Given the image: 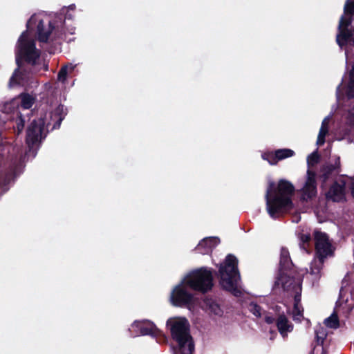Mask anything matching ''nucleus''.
<instances>
[{
    "instance_id": "obj_1",
    "label": "nucleus",
    "mask_w": 354,
    "mask_h": 354,
    "mask_svg": "<svg viewBox=\"0 0 354 354\" xmlns=\"http://www.w3.org/2000/svg\"><path fill=\"white\" fill-rule=\"evenodd\" d=\"M75 5L63 8L59 14H55L53 17L44 12L32 15L26 24L27 29L36 27L38 40L46 43L57 39H63L67 34L73 35L75 28L71 26L66 27V20H71L73 15L71 13L75 10Z\"/></svg>"
},
{
    "instance_id": "obj_2",
    "label": "nucleus",
    "mask_w": 354,
    "mask_h": 354,
    "mask_svg": "<svg viewBox=\"0 0 354 354\" xmlns=\"http://www.w3.org/2000/svg\"><path fill=\"white\" fill-rule=\"evenodd\" d=\"M212 286L213 276L211 271L205 268L193 270L174 288L170 301L175 306L190 308L195 299L192 290L205 293L210 290Z\"/></svg>"
},
{
    "instance_id": "obj_3",
    "label": "nucleus",
    "mask_w": 354,
    "mask_h": 354,
    "mask_svg": "<svg viewBox=\"0 0 354 354\" xmlns=\"http://www.w3.org/2000/svg\"><path fill=\"white\" fill-rule=\"evenodd\" d=\"M16 63L18 68L20 67L21 59H24L28 63L35 66L39 59L40 50L35 47V41L29 37L28 30L24 31L19 37L15 50ZM30 73H21L19 68H17L10 79L9 87L19 85L26 86L28 84Z\"/></svg>"
},
{
    "instance_id": "obj_4",
    "label": "nucleus",
    "mask_w": 354,
    "mask_h": 354,
    "mask_svg": "<svg viewBox=\"0 0 354 354\" xmlns=\"http://www.w3.org/2000/svg\"><path fill=\"white\" fill-rule=\"evenodd\" d=\"M64 106L59 105L54 111L40 113V117L33 120L27 129L26 143L29 151L34 150L35 147L46 138L48 129L52 125L51 130L59 128L64 118Z\"/></svg>"
},
{
    "instance_id": "obj_5",
    "label": "nucleus",
    "mask_w": 354,
    "mask_h": 354,
    "mask_svg": "<svg viewBox=\"0 0 354 354\" xmlns=\"http://www.w3.org/2000/svg\"><path fill=\"white\" fill-rule=\"evenodd\" d=\"M274 183L270 182L266 194V207L270 216L277 218L292 207L291 197L295 188L285 180L279 182L277 190H274Z\"/></svg>"
},
{
    "instance_id": "obj_6",
    "label": "nucleus",
    "mask_w": 354,
    "mask_h": 354,
    "mask_svg": "<svg viewBox=\"0 0 354 354\" xmlns=\"http://www.w3.org/2000/svg\"><path fill=\"white\" fill-rule=\"evenodd\" d=\"M314 239L317 259L311 262L310 271L307 273V275L313 281H317L321 277V270L324 261L334 256L335 247L329 239L327 234L318 230L314 232Z\"/></svg>"
},
{
    "instance_id": "obj_7",
    "label": "nucleus",
    "mask_w": 354,
    "mask_h": 354,
    "mask_svg": "<svg viewBox=\"0 0 354 354\" xmlns=\"http://www.w3.org/2000/svg\"><path fill=\"white\" fill-rule=\"evenodd\" d=\"M223 289L235 297H241L243 293L238 259L233 254H228L223 262Z\"/></svg>"
},
{
    "instance_id": "obj_8",
    "label": "nucleus",
    "mask_w": 354,
    "mask_h": 354,
    "mask_svg": "<svg viewBox=\"0 0 354 354\" xmlns=\"http://www.w3.org/2000/svg\"><path fill=\"white\" fill-rule=\"evenodd\" d=\"M354 0H346L344 7V14L341 17L337 42L342 48L344 45L354 46Z\"/></svg>"
},
{
    "instance_id": "obj_9",
    "label": "nucleus",
    "mask_w": 354,
    "mask_h": 354,
    "mask_svg": "<svg viewBox=\"0 0 354 354\" xmlns=\"http://www.w3.org/2000/svg\"><path fill=\"white\" fill-rule=\"evenodd\" d=\"M167 327L170 330L172 339L177 346L174 348H181L194 344L192 337L189 332V324L184 317H171L167 321Z\"/></svg>"
},
{
    "instance_id": "obj_10",
    "label": "nucleus",
    "mask_w": 354,
    "mask_h": 354,
    "mask_svg": "<svg viewBox=\"0 0 354 354\" xmlns=\"http://www.w3.org/2000/svg\"><path fill=\"white\" fill-rule=\"evenodd\" d=\"M17 149V154L12 157L3 167L0 166V196L9 189V186L22 172L21 152Z\"/></svg>"
},
{
    "instance_id": "obj_11",
    "label": "nucleus",
    "mask_w": 354,
    "mask_h": 354,
    "mask_svg": "<svg viewBox=\"0 0 354 354\" xmlns=\"http://www.w3.org/2000/svg\"><path fill=\"white\" fill-rule=\"evenodd\" d=\"M279 265L280 274L277 278L275 286H281L284 290L289 291L291 286L297 284L299 280L296 281L295 279L284 272L285 270L289 269L292 266L289 251L285 248L281 249Z\"/></svg>"
},
{
    "instance_id": "obj_12",
    "label": "nucleus",
    "mask_w": 354,
    "mask_h": 354,
    "mask_svg": "<svg viewBox=\"0 0 354 354\" xmlns=\"http://www.w3.org/2000/svg\"><path fill=\"white\" fill-rule=\"evenodd\" d=\"M346 58L347 66H351L352 68L349 72L348 82L345 84L342 83L337 88V100H339L344 95L349 99L354 97V53L352 55L348 50H346Z\"/></svg>"
},
{
    "instance_id": "obj_13",
    "label": "nucleus",
    "mask_w": 354,
    "mask_h": 354,
    "mask_svg": "<svg viewBox=\"0 0 354 354\" xmlns=\"http://www.w3.org/2000/svg\"><path fill=\"white\" fill-rule=\"evenodd\" d=\"M131 330H135L132 337L139 335H150L153 337H157L161 335V331L156 326L149 320L135 321L131 324Z\"/></svg>"
},
{
    "instance_id": "obj_14",
    "label": "nucleus",
    "mask_w": 354,
    "mask_h": 354,
    "mask_svg": "<svg viewBox=\"0 0 354 354\" xmlns=\"http://www.w3.org/2000/svg\"><path fill=\"white\" fill-rule=\"evenodd\" d=\"M301 198L307 201L316 196L317 187L315 174L310 169L307 171V178L301 189Z\"/></svg>"
},
{
    "instance_id": "obj_15",
    "label": "nucleus",
    "mask_w": 354,
    "mask_h": 354,
    "mask_svg": "<svg viewBox=\"0 0 354 354\" xmlns=\"http://www.w3.org/2000/svg\"><path fill=\"white\" fill-rule=\"evenodd\" d=\"M344 179V176L339 177L334 184L331 186L326 194V197L333 201L339 202L344 198L345 190L347 188L346 185H342L341 181Z\"/></svg>"
},
{
    "instance_id": "obj_16",
    "label": "nucleus",
    "mask_w": 354,
    "mask_h": 354,
    "mask_svg": "<svg viewBox=\"0 0 354 354\" xmlns=\"http://www.w3.org/2000/svg\"><path fill=\"white\" fill-rule=\"evenodd\" d=\"M292 290L295 292L294 307L292 312V319L297 322H301L303 319L304 309L300 304L301 301V283L300 281H297V284L291 286L289 290Z\"/></svg>"
},
{
    "instance_id": "obj_17",
    "label": "nucleus",
    "mask_w": 354,
    "mask_h": 354,
    "mask_svg": "<svg viewBox=\"0 0 354 354\" xmlns=\"http://www.w3.org/2000/svg\"><path fill=\"white\" fill-rule=\"evenodd\" d=\"M294 151L289 149H281L276 150L274 153H263L261 157L263 160H267L270 165H276L278 161L287 158L292 157Z\"/></svg>"
},
{
    "instance_id": "obj_18",
    "label": "nucleus",
    "mask_w": 354,
    "mask_h": 354,
    "mask_svg": "<svg viewBox=\"0 0 354 354\" xmlns=\"http://www.w3.org/2000/svg\"><path fill=\"white\" fill-rule=\"evenodd\" d=\"M220 243V239L217 236H209L204 238L197 246L195 250L200 254H207L213 250Z\"/></svg>"
},
{
    "instance_id": "obj_19",
    "label": "nucleus",
    "mask_w": 354,
    "mask_h": 354,
    "mask_svg": "<svg viewBox=\"0 0 354 354\" xmlns=\"http://www.w3.org/2000/svg\"><path fill=\"white\" fill-rule=\"evenodd\" d=\"M277 328L283 337H286L288 333L293 330V325L288 318L282 315H280L277 321Z\"/></svg>"
},
{
    "instance_id": "obj_20",
    "label": "nucleus",
    "mask_w": 354,
    "mask_h": 354,
    "mask_svg": "<svg viewBox=\"0 0 354 354\" xmlns=\"http://www.w3.org/2000/svg\"><path fill=\"white\" fill-rule=\"evenodd\" d=\"M332 118V115L326 116L322 121V125L318 133L317 145L322 146L325 143L326 136L328 133L329 124Z\"/></svg>"
},
{
    "instance_id": "obj_21",
    "label": "nucleus",
    "mask_w": 354,
    "mask_h": 354,
    "mask_svg": "<svg viewBox=\"0 0 354 354\" xmlns=\"http://www.w3.org/2000/svg\"><path fill=\"white\" fill-rule=\"evenodd\" d=\"M206 310L209 313L214 315H219L221 312V308L218 302L212 298H206L204 301Z\"/></svg>"
},
{
    "instance_id": "obj_22",
    "label": "nucleus",
    "mask_w": 354,
    "mask_h": 354,
    "mask_svg": "<svg viewBox=\"0 0 354 354\" xmlns=\"http://www.w3.org/2000/svg\"><path fill=\"white\" fill-rule=\"evenodd\" d=\"M19 98L21 100V108L26 110L30 109L35 102V97L30 94H21Z\"/></svg>"
},
{
    "instance_id": "obj_23",
    "label": "nucleus",
    "mask_w": 354,
    "mask_h": 354,
    "mask_svg": "<svg viewBox=\"0 0 354 354\" xmlns=\"http://www.w3.org/2000/svg\"><path fill=\"white\" fill-rule=\"evenodd\" d=\"M315 335L318 344L316 346H322L324 348L322 344L328 335L326 329L322 326H318L315 329Z\"/></svg>"
},
{
    "instance_id": "obj_24",
    "label": "nucleus",
    "mask_w": 354,
    "mask_h": 354,
    "mask_svg": "<svg viewBox=\"0 0 354 354\" xmlns=\"http://www.w3.org/2000/svg\"><path fill=\"white\" fill-rule=\"evenodd\" d=\"M340 167V158L339 157H335V162H334V164L331 165H328V166H326V167L324 168V178L326 180L328 177V175L330 172L333 171H335V170H338Z\"/></svg>"
},
{
    "instance_id": "obj_25",
    "label": "nucleus",
    "mask_w": 354,
    "mask_h": 354,
    "mask_svg": "<svg viewBox=\"0 0 354 354\" xmlns=\"http://www.w3.org/2000/svg\"><path fill=\"white\" fill-rule=\"evenodd\" d=\"M324 324L328 328L333 329L337 328L339 326L337 315L335 313H333L330 317L325 319Z\"/></svg>"
},
{
    "instance_id": "obj_26",
    "label": "nucleus",
    "mask_w": 354,
    "mask_h": 354,
    "mask_svg": "<svg viewBox=\"0 0 354 354\" xmlns=\"http://www.w3.org/2000/svg\"><path fill=\"white\" fill-rule=\"evenodd\" d=\"M26 122V118L25 116L21 113L17 112V118L16 119V130L17 135L20 134L24 127Z\"/></svg>"
},
{
    "instance_id": "obj_27",
    "label": "nucleus",
    "mask_w": 354,
    "mask_h": 354,
    "mask_svg": "<svg viewBox=\"0 0 354 354\" xmlns=\"http://www.w3.org/2000/svg\"><path fill=\"white\" fill-rule=\"evenodd\" d=\"M19 99H13L11 102H6L4 105H3V109H1V110L5 113H11V112H14V110L12 109V108L15 106H17V109H19V102H18Z\"/></svg>"
},
{
    "instance_id": "obj_28",
    "label": "nucleus",
    "mask_w": 354,
    "mask_h": 354,
    "mask_svg": "<svg viewBox=\"0 0 354 354\" xmlns=\"http://www.w3.org/2000/svg\"><path fill=\"white\" fill-rule=\"evenodd\" d=\"M342 185H346L347 188L350 189L351 194L354 198V177L344 176V179L341 181Z\"/></svg>"
},
{
    "instance_id": "obj_29",
    "label": "nucleus",
    "mask_w": 354,
    "mask_h": 354,
    "mask_svg": "<svg viewBox=\"0 0 354 354\" xmlns=\"http://www.w3.org/2000/svg\"><path fill=\"white\" fill-rule=\"evenodd\" d=\"M194 344L191 346H183L181 348H173L174 354H193L194 351Z\"/></svg>"
},
{
    "instance_id": "obj_30",
    "label": "nucleus",
    "mask_w": 354,
    "mask_h": 354,
    "mask_svg": "<svg viewBox=\"0 0 354 354\" xmlns=\"http://www.w3.org/2000/svg\"><path fill=\"white\" fill-rule=\"evenodd\" d=\"M310 239V235L309 234H304L299 236V239L301 243V248L306 252H308V246L309 245Z\"/></svg>"
},
{
    "instance_id": "obj_31",
    "label": "nucleus",
    "mask_w": 354,
    "mask_h": 354,
    "mask_svg": "<svg viewBox=\"0 0 354 354\" xmlns=\"http://www.w3.org/2000/svg\"><path fill=\"white\" fill-rule=\"evenodd\" d=\"M319 156L317 153V150L313 151L307 158V163L308 167L313 166L318 162Z\"/></svg>"
},
{
    "instance_id": "obj_32",
    "label": "nucleus",
    "mask_w": 354,
    "mask_h": 354,
    "mask_svg": "<svg viewBox=\"0 0 354 354\" xmlns=\"http://www.w3.org/2000/svg\"><path fill=\"white\" fill-rule=\"evenodd\" d=\"M249 310L257 317H260L261 315V308L254 302H251L248 306Z\"/></svg>"
},
{
    "instance_id": "obj_33",
    "label": "nucleus",
    "mask_w": 354,
    "mask_h": 354,
    "mask_svg": "<svg viewBox=\"0 0 354 354\" xmlns=\"http://www.w3.org/2000/svg\"><path fill=\"white\" fill-rule=\"evenodd\" d=\"M68 66H63L61 68V69L59 70V71L58 73V75H57L58 80L63 83L66 80L67 73H68Z\"/></svg>"
},
{
    "instance_id": "obj_34",
    "label": "nucleus",
    "mask_w": 354,
    "mask_h": 354,
    "mask_svg": "<svg viewBox=\"0 0 354 354\" xmlns=\"http://www.w3.org/2000/svg\"><path fill=\"white\" fill-rule=\"evenodd\" d=\"M310 354H326L324 348L322 346H315Z\"/></svg>"
},
{
    "instance_id": "obj_35",
    "label": "nucleus",
    "mask_w": 354,
    "mask_h": 354,
    "mask_svg": "<svg viewBox=\"0 0 354 354\" xmlns=\"http://www.w3.org/2000/svg\"><path fill=\"white\" fill-rule=\"evenodd\" d=\"M347 277L348 276H346L342 281V286L339 293L341 297H342L343 294L346 291Z\"/></svg>"
},
{
    "instance_id": "obj_36",
    "label": "nucleus",
    "mask_w": 354,
    "mask_h": 354,
    "mask_svg": "<svg viewBox=\"0 0 354 354\" xmlns=\"http://www.w3.org/2000/svg\"><path fill=\"white\" fill-rule=\"evenodd\" d=\"M274 318L272 317H270V316H267L266 317V322L268 323V324H272L274 322Z\"/></svg>"
},
{
    "instance_id": "obj_37",
    "label": "nucleus",
    "mask_w": 354,
    "mask_h": 354,
    "mask_svg": "<svg viewBox=\"0 0 354 354\" xmlns=\"http://www.w3.org/2000/svg\"><path fill=\"white\" fill-rule=\"evenodd\" d=\"M349 115L351 116L354 117V104H353V107L352 108V109L349 111Z\"/></svg>"
},
{
    "instance_id": "obj_38",
    "label": "nucleus",
    "mask_w": 354,
    "mask_h": 354,
    "mask_svg": "<svg viewBox=\"0 0 354 354\" xmlns=\"http://www.w3.org/2000/svg\"><path fill=\"white\" fill-rule=\"evenodd\" d=\"M218 272L219 273H221V264H220L219 266L218 265Z\"/></svg>"
},
{
    "instance_id": "obj_39",
    "label": "nucleus",
    "mask_w": 354,
    "mask_h": 354,
    "mask_svg": "<svg viewBox=\"0 0 354 354\" xmlns=\"http://www.w3.org/2000/svg\"><path fill=\"white\" fill-rule=\"evenodd\" d=\"M44 71H47L48 70V65L44 64Z\"/></svg>"
},
{
    "instance_id": "obj_40",
    "label": "nucleus",
    "mask_w": 354,
    "mask_h": 354,
    "mask_svg": "<svg viewBox=\"0 0 354 354\" xmlns=\"http://www.w3.org/2000/svg\"><path fill=\"white\" fill-rule=\"evenodd\" d=\"M74 68H75L74 66H72V65L70 66L71 71H73L74 69Z\"/></svg>"
}]
</instances>
